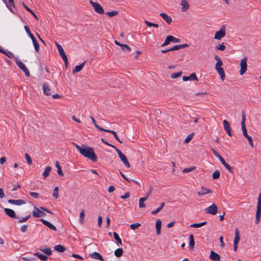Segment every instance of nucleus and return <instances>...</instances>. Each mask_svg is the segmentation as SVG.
<instances>
[{
  "label": "nucleus",
  "instance_id": "f257e3e1",
  "mask_svg": "<svg viewBox=\"0 0 261 261\" xmlns=\"http://www.w3.org/2000/svg\"><path fill=\"white\" fill-rule=\"evenodd\" d=\"M73 144L83 156L93 162L97 161V158L92 147L85 145L80 146L75 143H73Z\"/></svg>",
  "mask_w": 261,
  "mask_h": 261
},
{
  "label": "nucleus",
  "instance_id": "f03ea898",
  "mask_svg": "<svg viewBox=\"0 0 261 261\" xmlns=\"http://www.w3.org/2000/svg\"><path fill=\"white\" fill-rule=\"evenodd\" d=\"M215 59L217 61L215 67V70L220 75L221 80L223 81L225 79V75L223 68L221 67L223 65V62L217 56H215Z\"/></svg>",
  "mask_w": 261,
  "mask_h": 261
},
{
  "label": "nucleus",
  "instance_id": "7ed1b4c3",
  "mask_svg": "<svg viewBox=\"0 0 261 261\" xmlns=\"http://www.w3.org/2000/svg\"><path fill=\"white\" fill-rule=\"evenodd\" d=\"M115 151L117 152L119 157L120 158L121 161L123 162L124 165L127 167L129 168L130 167V165L128 162L126 156L122 153V152L118 149L115 147Z\"/></svg>",
  "mask_w": 261,
  "mask_h": 261
},
{
  "label": "nucleus",
  "instance_id": "20e7f679",
  "mask_svg": "<svg viewBox=\"0 0 261 261\" xmlns=\"http://www.w3.org/2000/svg\"><path fill=\"white\" fill-rule=\"evenodd\" d=\"M55 44L58 48L59 53L65 62V66L67 67L68 65V59L64 51L63 47L58 43L55 42Z\"/></svg>",
  "mask_w": 261,
  "mask_h": 261
},
{
  "label": "nucleus",
  "instance_id": "39448f33",
  "mask_svg": "<svg viewBox=\"0 0 261 261\" xmlns=\"http://www.w3.org/2000/svg\"><path fill=\"white\" fill-rule=\"evenodd\" d=\"M226 34L225 27L224 25L221 27L219 31H217L214 35V39L220 40L224 37Z\"/></svg>",
  "mask_w": 261,
  "mask_h": 261
},
{
  "label": "nucleus",
  "instance_id": "423d86ee",
  "mask_svg": "<svg viewBox=\"0 0 261 261\" xmlns=\"http://www.w3.org/2000/svg\"><path fill=\"white\" fill-rule=\"evenodd\" d=\"M247 58L246 57H244L241 60L240 74L241 75H243L247 71Z\"/></svg>",
  "mask_w": 261,
  "mask_h": 261
},
{
  "label": "nucleus",
  "instance_id": "0eeeda50",
  "mask_svg": "<svg viewBox=\"0 0 261 261\" xmlns=\"http://www.w3.org/2000/svg\"><path fill=\"white\" fill-rule=\"evenodd\" d=\"M178 43L180 42V40L178 38L174 37L173 36L169 35L167 36L165 39L164 42L162 44V46L164 47L168 45L170 42Z\"/></svg>",
  "mask_w": 261,
  "mask_h": 261
},
{
  "label": "nucleus",
  "instance_id": "6e6552de",
  "mask_svg": "<svg viewBox=\"0 0 261 261\" xmlns=\"http://www.w3.org/2000/svg\"><path fill=\"white\" fill-rule=\"evenodd\" d=\"M204 211L206 214L215 215L218 213V207L215 203H213L210 206L205 208Z\"/></svg>",
  "mask_w": 261,
  "mask_h": 261
},
{
  "label": "nucleus",
  "instance_id": "1a4fd4ad",
  "mask_svg": "<svg viewBox=\"0 0 261 261\" xmlns=\"http://www.w3.org/2000/svg\"><path fill=\"white\" fill-rule=\"evenodd\" d=\"M90 4L93 7L94 11L99 14H103L104 13L103 9L101 5L96 2H94L92 0L89 1Z\"/></svg>",
  "mask_w": 261,
  "mask_h": 261
},
{
  "label": "nucleus",
  "instance_id": "9d476101",
  "mask_svg": "<svg viewBox=\"0 0 261 261\" xmlns=\"http://www.w3.org/2000/svg\"><path fill=\"white\" fill-rule=\"evenodd\" d=\"M16 63L19 68H20L25 74L27 76H30V72L25 65L20 60H16Z\"/></svg>",
  "mask_w": 261,
  "mask_h": 261
},
{
  "label": "nucleus",
  "instance_id": "9b49d317",
  "mask_svg": "<svg viewBox=\"0 0 261 261\" xmlns=\"http://www.w3.org/2000/svg\"><path fill=\"white\" fill-rule=\"evenodd\" d=\"M32 215L34 217H41L45 215V214L40 208L34 207L32 212Z\"/></svg>",
  "mask_w": 261,
  "mask_h": 261
},
{
  "label": "nucleus",
  "instance_id": "f8f14e48",
  "mask_svg": "<svg viewBox=\"0 0 261 261\" xmlns=\"http://www.w3.org/2000/svg\"><path fill=\"white\" fill-rule=\"evenodd\" d=\"M245 120H246L245 114H244V113H243L242 114L241 127H242V132H243V135L245 137L248 136L247 134V129H246V125H245Z\"/></svg>",
  "mask_w": 261,
  "mask_h": 261
},
{
  "label": "nucleus",
  "instance_id": "ddd939ff",
  "mask_svg": "<svg viewBox=\"0 0 261 261\" xmlns=\"http://www.w3.org/2000/svg\"><path fill=\"white\" fill-rule=\"evenodd\" d=\"M43 92L45 95H50L51 94V88L49 85L47 83H44L43 85Z\"/></svg>",
  "mask_w": 261,
  "mask_h": 261
},
{
  "label": "nucleus",
  "instance_id": "4468645a",
  "mask_svg": "<svg viewBox=\"0 0 261 261\" xmlns=\"http://www.w3.org/2000/svg\"><path fill=\"white\" fill-rule=\"evenodd\" d=\"M212 193V191L211 190L207 189L204 187H201L199 191L197 192V194L198 195L201 196Z\"/></svg>",
  "mask_w": 261,
  "mask_h": 261
},
{
  "label": "nucleus",
  "instance_id": "2eb2a0df",
  "mask_svg": "<svg viewBox=\"0 0 261 261\" xmlns=\"http://www.w3.org/2000/svg\"><path fill=\"white\" fill-rule=\"evenodd\" d=\"M223 125L224 129L227 132L228 135L230 137H231V128L230 127V125L228 122L226 120H224L223 121Z\"/></svg>",
  "mask_w": 261,
  "mask_h": 261
},
{
  "label": "nucleus",
  "instance_id": "dca6fc26",
  "mask_svg": "<svg viewBox=\"0 0 261 261\" xmlns=\"http://www.w3.org/2000/svg\"><path fill=\"white\" fill-rule=\"evenodd\" d=\"M209 258L213 261H220V256L214 251L210 252Z\"/></svg>",
  "mask_w": 261,
  "mask_h": 261
},
{
  "label": "nucleus",
  "instance_id": "f3484780",
  "mask_svg": "<svg viewBox=\"0 0 261 261\" xmlns=\"http://www.w3.org/2000/svg\"><path fill=\"white\" fill-rule=\"evenodd\" d=\"M182 80L184 81H188L189 80L191 81H197L198 80L196 74L195 73H193L190 74L189 76H184L182 77Z\"/></svg>",
  "mask_w": 261,
  "mask_h": 261
},
{
  "label": "nucleus",
  "instance_id": "a211bd4d",
  "mask_svg": "<svg viewBox=\"0 0 261 261\" xmlns=\"http://www.w3.org/2000/svg\"><path fill=\"white\" fill-rule=\"evenodd\" d=\"M40 220V221H41L42 222L43 224H44L45 225L47 226L50 229L54 230V231H56L57 230L56 227L53 224H52L51 223H50L49 222H48L43 219H41Z\"/></svg>",
  "mask_w": 261,
  "mask_h": 261
},
{
  "label": "nucleus",
  "instance_id": "6ab92c4d",
  "mask_svg": "<svg viewBox=\"0 0 261 261\" xmlns=\"http://www.w3.org/2000/svg\"><path fill=\"white\" fill-rule=\"evenodd\" d=\"M261 214V206H256V211L255 214V223L258 224L260 221Z\"/></svg>",
  "mask_w": 261,
  "mask_h": 261
},
{
  "label": "nucleus",
  "instance_id": "aec40b11",
  "mask_svg": "<svg viewBox=\"0 0 261 261\" xmlns=\"http://www.w3.org/2000/svg\"><path fill=\"white\" fill-rule=\"evenodd\" d=\"M115 44L119 46L121 48V49L123 51H125L126 50H128V51L130 50V48L126 44L120 43V42H119L116 40H115Z\"/></svg>",
  "mask_w": 261,
  "mask_h": 261
},
{
  "label": "nucleus",
  "instance_id": "412c9836",
  "mask_svg": "<svg viewBox=\"0 0 261 261\" xmlns=\"http://www.w3.org/2000/svg\"><path fill=\"white\" fill-rule=\"evenodd\" d=\"M181 11L182 12L187 11L190 7L189 3L187 2L186 0H182L181 1Z\"/></svg>",
  "mask_w": 261,
  "mask_h": 261
},
{
  "label": "nucleus",
  "instance_id": "4be33fe9",
  "mask_svg": "<svg viewBox=\"0 0 261 261\" xmlns=\"http://www.w3.org/2000/svg\"><path fill=\"white\" fill-rule=\"evenodd\" d=\"M161 226L162 222L161 220L158 219L155 222L156 233L158 235H159L161 233Z\"/></svg>",
  "mask_w": 261,
  "mask_h": 261
},
{
  "label": "nucleus",
  "instance_id": "5701e85b",
  "mask_svg": "<svg viewBox=\"0 0 261 261\" xmlns=\"http://www.w3.org/2000/svg\"><path fill=\"white\" fill-rule=\"evenodd\" d=\"M189 46V44L187 43L183 44H179L174 46L173 47L170 48V51L176 50L178 49H180L181 48H186Z\"/></svg>",
  "mask_w": 261,
  "mask_h": 261
},
{
  "label": "nucleus",
  "instance_id": "b1692460",
  "mask_svg": "<svg viewBox=\"0 0 261 261\" xmlns=\"http://www.w3.org/2000/svg\"><path fill=\"white\" fill-rule=\"evenodd\" d=\"M89 256L91 258L95 259L100 260H103L102 256L99 253L96 252H94L92 253H91L89 255Z\"/></svg>",
  "mask_w": 261,
  "mask_h": 261
},
{
  "label": "nucleus",
  "instance_id": "393cba45",
  "mask_svg": "<svg viewBox=\"0 0 261 261\" xmlns=\"http://www.w3.org/2000/svg\"><path fill=\"white\" fill-rule=\"evenodd\" d=\"M219 161L223 164V165L231 173L233 172L232 167L229 165L224 160L223 158H221Z\"/></svg>",
  "mask_w": 261,
  "mask_h": 261
},
{
  "label": "nucleus",
  "instance_id": "a878e982",
  "mask_svg": "<svg viewBox=\"0 0 261 261\" xmlns=\"http://www.w3.org/2000/svg\"><path fill=\"white\" fill-rule=\"evenodd\" d=\"M8 202L10 204L20 205L25 203V202L22 200H9Z\"/></svg>",
  "mask_w": 261,
  "mask_h": 261
},
{
  "label": "nucleus",
  "instance_id": "bb28decb",
  "mask_svg": "<svg viewBox=\"0 0 261 261\" xmlns=\"http://www.w3.org/2000/svg\"><path fill=\"white\" fill-rule=\"evenodd\" d=\"M86 62V61H84L80 65L75 66L74 69L72 70V73H75L76 72H80L83 68Z\"/></svg>",
  "mask_w": 261,
  "mask_h": 261
},
{
  "label": "nucleus",
  "instance_id": "cd10ccee",
  "mask_svg": "<svg viewBox=\"0 0 261 261\" xmlns=\"http://www.w3.org/2000/svg\"><path fill=\"white\" fill-rule=\"evenodd\" d=\"M160 15L168 24L171 23L172 19L170 16L167 15L164 13H161Z\"/></svg>",
  "mask_w": 261,
  "mask_h": 261
},
{
  "label": "nucleus",
  "instance_id": "c85d7f7f",
  "mask_svg": "<svg viewBox=\"0 0 261 261\" xmlns=\"http://www.w3.org/2000/svg\"><path fill=\"white\" fill-rule=\"evenodd\" d=\"M234 234H235V237H234V239L233 240V244H238V243L240 241V236L239 231V230L238 228H236L235 229Z\"/></svg>",
  "mask_w": 261,
  "mask_h": 261
},
{
  "label": "nucleus",
  "instance_id": "c756f323",
  "mask_svg": "<svg viewBox=\"0 0 261 261\" xmlns=\"http://www.w3.org/2000/svg\"><path fill=\"white\" fill-rule=\"evenodd\" d=\"M4 211L6 214L11 218H14L15 217V213L14 211L11 209L5 208Z\"/></svg>",
  "mask_w": 261,
  "mask_h": 261
},
{
  "label": "nucleus",
  "instance_id": "7c9ffc66",
  "mask_svg": "<svg viewBox=\"0 0 261 261\" xmlns=\"http://www.w3.org/2000/svg\"><path fill=\"white\" fill-rule=\"evenodd\" d=\"M51 169V168L49 166H47L45 168L44 171L42 174V176L44 179H45L49 175Z\"/></svg>",
  "mask_w": 261,
  "mask_h": 261
},
{
  "label": "nucleus",
  "instance_id": "2f4dec72",
  "mask_svg": "<svg viewBox=\"0 0 261 261\" xmlns=\"http://www.w3.org/2000/svg\"><path fill=\"white\" fill-rule=\"evenodd\" d=\"M35 256H37L38 257V258L41 259V260L45 261L47 260L48 257L47 256L43 255L39 252H37L34 254Z\"/></svg>",
  "mask_w": 261,
  "mask_h": 261
},
{
  "label": "nucleus",
  "instance_id": "473e14b6",
  "mask_svg": "<svg viewBox=\"0 0 261 261\" xmlns=\"http://www.w3.org/2000/svg\"><path fill=\"white\" fill-rule=\"evenodd\" d=\"M146 198L141 197L139 199V206L140 208H144L146 205L144 203V201H146Z\"/></svg>",
  "mask_w": 261,
  "mask_h": 261
},
{
  "label": "nucleus",
  "instance_id": "72a5a7b5",
  "mask_svg": "<svg viewBox=\"0 0 261 261\" xmlns=\"http://www.w3.org/2000/svg\"><path fill=\"white\" fill-rule=\"evenodd\" d=\"M40 250L48 255H50L52 253V251L50 248H40Z\"/></svg>",
  "mask_w": 261,
  "mask_h": 261
},
{
  "label": "nucleus",
  "instance_id": "f704fd0d",
  "mask_svg": "<svg viewBox=\"0 0 261 261\" xmlns=\"http://www.w3.org/2000/svg\"><path fill=\"white\" fill-rule=\"evenodd\" d=\"M33 45L34 46L35 49L37 52H39V44L36 40L35 38L34 37L33 39H32Z\"/></svg>",
  "mask_w": 261,
  "mask_h": 261
},
{
  "label": "nucleus",
  "instance_id": "c9c22d12",
  "mask_svg": "<svg viewBox=\"0 0 261 261\" xmlns=\"http://www.w3.org/2000/svg\"><path fill=\"white\" fill-rule=\"evenodd\" d=\"M56 167H57V173L58 174L60 175V176H63L64 175V174L62 171V168L60 166V165H59V163L58 162H56Z\"/></svg>",
  "mask_w": 261,
  "mask_h": 261
},
{
  "label": "nucleus",
  "instance_id": "e433bc0d",
  "mask_svg": "<svg viewBox=\"0 0 261 261\" xmlns=\"http://www.w3.org/2000/svg\"><path fill=\"white\" fill-rule=\"evenodd\" d=\"M189 239H190V241H189L190 247V248L193 249L194 248V246L195 245L194 236L193 234H190L189 236Z\"/></svg>",
  "mask_w": 261,
  "mask_h": 261
},
{
  "label": "nucleus",
  "instance_id": "4c0bfd02",
  "mask_svg": "<svg viewBox=\"0 0 261 261\" xmlns=\"http://www.w3.org/2000/svg\"><path fill=\"white\" fill-rule=\"evenodd\" d=\"M164 205H165V203L162 202L160 204V206L158 208H156L155 210L151 212V214L152 215H156L157 213H158L159 212L161 211V210L163 208Z\"/></svg>",
  "mask_w": 261,
  "mask_h": 261
},
{
  "label": "nucleus",
  "instance_id": "58836bf2",
  "mask_svg": "<svg viewBox=\"0 0 261 261\" xmlns=\"http://www.w3.org/2000/svg\"><path fill=\"white\" fill-rule=\"evenodd\" d=\"M206 224V222H203L199 223H194L190 225V227H194V228H198Z\"/></svg>",
  "mask_w": 261,
  "mask_h": 261
},
{
  "label": "nucleus",
  "instance_id": "ea45409f",
  "mask_svg": "<svg viewBox=\"0 0 261 261\" xmlns=\"http://www.w3.org/2000/svg\"><path fill=\"white\" fill-rule=\"evenodd\" d=\"M55 249L59 252H63L65 250V248L61 245H57L55 246Z\"/></svg>",
  "mask_w": 261,
  "mask_h": 261
},
{
  "label": "nucleus",
  "instance_id": "a19ab883",
  "mask_svg": "<svg viewBox=\"0 0 261 261\" xmlns=\"http://www.w3.org/2000/svg\"><path fill=\"white\" fill-rule=\"evenodd\" d=\"M123 250L122 248H118L115 250V256L119 257L122 255Z\"/></svg>",
  "mask_w": 261,
  "mask_h": 261
},
{
  "label": "nucleus",
  "instance_id": "79ce46f5",
  "mask_svg": "<svg viewBox=\"0 0 261 261\" xmlns=\"http://www.w3.org/2000/svg\"><path fill=\"white\" fill-rule=\"evenodd\" d=\"M85 218V211L84 210H82L80 215V222L83 224Z\"/></svg>",
  "mask_w": 261,
  "mask_h": 261
},
{
  "label": "nucleus",
  "instance_id": "37998d69",
  "mask_svg": "<svg viewBox=\"0 0 261 261\" xmlns=\"http://www.w3.org/2000/svg\"><path fill=\"white\" fill-rule=\"evenodd\" d=\"M144 22L146 23V24L148 27H154V28H158L159 27V25L158 24L150 22H149V21H148L147 20H145Z\"/></svg>",
  "mask_w": 261,
  "mask_h": 261
},
{
  "label": "nucleus",
  "instance_id": "c03bdc74",
  "mask_svg": "<svg viewBox=\"0 0 261 261\" xmlns=\"http://www.w3.org/2000/svg\"><path fill=\"white\" fill-rule=\"evenodd\" d=\"M24 28L27 33V34L28 35V36L30 37V38L32 39H33L34 38V35L31 33V32H30V30L29 29V28L27 27V26H24Z\"/></svg>",
  "mask_w": 261,
  "mask_h": 261
},
{
  "label": "nucleus",
  "instance_id": "a18cd8bd",
  "mask_svg": "<svg viewBox=\"0 0 261 261\" xmlns=\"http://www.w3.org/2000/svg\"><path fill=\"white\" fill-rule=\"evenodd\" d=\"M58 191L59 188L58 187H56L54 189L53 196L55 199H57L58 197Z\"/></svg>",
  "mask_w": 261,
  "mask_h": 261
},
{
  "label": "nucleus",
  "instance_id": "49530a36",
  "mask_svg": "<svg viewBox=\"0 0 261 261\" xmlns=\"http://www.w3.org/2000/svg\"><path fill=\"white\" fill-rule=\"evenodd\" d=\"M23 4V7L25 8V9L28 11H29V12H30L33 16L36 19H38V17L37 16V15L28 7L24 3L22 4Z\"/></svg>",
  "mask_w": 261,
  "mask_h": 261
},
{
  "label": "nucleus",
  "instance_id": "de8ad7c7",
  "mask_svg": "<svg viewBox=\"0 0 261 261\" xmlns=\"http://www.w3.org/2000/svg\"><path fill=\"white\" fill-rule=\"evenodd\" d=\"M115 241L117 242V245L119 246L122 245V241L118 234L115 232Z\"/></svg>",
  "mask_w": 261,
  "mask_h": 261
},
{
  "label": "nucleus",
  "instance_id": "09e8293b",
  "mask_svg": "<svg viewBox=\"0 0 261 261\" xmlns=\"http://www.w3.org/2000/svg\"><path fill=\"white\" fill-rule=\"evenodd\" d=\"M182 73V72L181 71L176 72V73H174L171 75V77L172 79L177 78L178 77H180Z\"/></svg>",
  "mask_w": 261,
  "mask_h": 261
},
{
  "label": "nucleus",
  "instance_id": "8fccbe9b",
  "mask_svg": "<svg viewBox=\"0 0 261 261\" xmlns=\"http://www.w3.org/2000/svg\"><path fill=\"white\" fill-rule=\"evenodd\" d=\"M24 157L27 161V163L29 165H32V160L31 158V157L30 156V155H29V154L28 153H25V155H24Z\"/></svg>",
  "mask_w": 261,
  "mask_h": 261
},
{
  "label": "nucleus",
  "instance_id": "3c124183",
  "mask_svg": "<svg viewBox=\"0 0 261 261\" xmlns=\"http://www.w3.org/2000/svg\"><path fill=\"white\" fill-rule=\"evenodd\" d=\"M95 126L98 129H99L100 130H103V131H105V132H110V133H112L113 135H114V130H109V129H104V128H103L102 127H100V126L97 125L96 124H95Z\"/></svg>",
  "mask_w": 261,
  "mask_h": 261
},
{
  "label": "nucleus",
  "instance_id": "603ef678",
  "mask_svg": "<svg viewBox=\"0 0 261 261\" xmlns=\"http://www.w3.org/2000/svg\"><path fill=\"white\" fill-rule=\"evenodd\" d=\"M95 126L98 129H99L100 130H103V131H105V132H110V133H112L113 135H114V130H109V129H104V128H103L102 127H100V126L97 125L96 124H95Z\"/></svg>",
  "mask_w": 261,
  "mask_h": 261
},
{
  "label": "nucleus",
  "instance_id": "864d4df0",
  "mask_svg": "<svg viewBox=\"0 0 261 261\" xmlns=\"http://www.w3.org/2000/svg\"><path fill=\"white\" fill-rule=\"evenodd\" d=\"M152 190H153V187L152 186H150L149 187V189L148 192H146V193L145 194V196L144 197L146 198V199H147L149 197V196L151 195V194L152 192Z\"/></svg>",
  "mask_w": 261,
  "mask_h": 261
},
{
  "label": "nucleus",
  "instance_id": "5fc2aeb1",
  "mask_svg": "<svg viewBox=\"0 0 261 261\" xmlns=\"http://www.w3.org/2000/svg\"><path fill=\"white\" fill-rule=\"evenodd\" d=\"M216 47L217 49L221 50V51H223V50H225V49L226 48L224 43L216 46Z\"/></svg>",
  "mask_w": 261,
  "mask_h": 261
},
{
  "label": "nucleus",
  "instance_id": "6e6d98bb",
  "mask_svg": "<svg viewBox=\"0 0 261 261\" xmlns=\"http://www.w3.org/2000/svg\"><path fill=\"white\" fill-rule=\"evenodd\" d=\"M220 177V172L218 170L215 171L213 174V178L216 179Z\"/></svg>",
  "mask_w": 261,
  "mask_h": 261
},
{
  "label": "nucleus",
  "instance_id": "4d7b16f0",
  "mask_svg": "<svg viewBox=\"0 0 261 261\" xmlns=\"http://www.w3.org/2000/svg\"><path fill=\"white\" fill-rule=\"evenodd\" d=\"M4 54H5L7 57L9 58H12L13 57V54L10 51H5L2 49V51H0Z\"/></svg>",
  "mask_w": 261,
  "mask_h": 261
},
{
  "label": "nucleus",
  "instance_id": "13d9d810",
  "mask_svg": "<svg viewBox=\"0 0 261 261\" xmlns=\"http://www.w3.org/2000/svg\"><path fill=\"white\" fill-rule=\"evenodd\" d=\"M195 169H196V167H195V166H193V167H192L190 168H185L182 170V172L183 173L189 172H190V171H192L195 170Z\"/></svg>",
  "mask_w": 261,
  "mask_h": 261
},
{
  "label": "nucleus",
  "instance_id": "bf43d9fd",
  "mask_svg": "<svg viewBox=\"0 0 261 261\" xmlns=\"http://www.w3.org/2000/svg\"><path fill=\"white\" fill-rule=\"evenodd\" d=\"M141 224L139 223H133L130 225V227L133 230H135L138 228Z\"/></svg>",
  "mask_w": 261,
  "mask_h": 261
},
{
  "label": "nucleus",
  "instance_id": "052dcab7",
  "mask_svg": "<svg viewBox=\"0 0 261 261\" xmlns=\"http://www.w3.org/2000/svg\"><path fill=\"white\" fill-rule=\"evenodd\" d=\"M30 216H28L25 217L21 218L17 222L18 223H21L24 222L28 220V219L30 218Z\"/></svg>",
  "mask_w": 261,
  "mask_h": 261
},
{
  "label": "nucleus",
  "instance_id": "680f3d73",
  "mask_svg": "<svg viewBox=\"0 0 261 261\" xmlns=\"http://www.w3.org/2000/svg\"><path fill=\"white\" fill-rule=\"evenodd\" d=\"M193 134H191L190 135H189L188 136V137L186 138V139L184 141V142L185 143H189L192 139V137H193Z\"/></svg>",
  "mask_w": 261,
  "mask_h": 261
},
{
  "label": "nucleus",
  "instance_id": "e2e57ef3",
  "mask_svg": "<svg viewBox=\"0 0 261 261\" xmlns=\"http://www.w3.org/2000/svg\"><path fill=\"white\" fill-rule=\"evenodd\" d=\"M245 138L248 140L250 145L252 147H253V142L252 138L249 135L248 136L246 137Z\"/></svg>",
  "mask_w": 261,
  "mask_h": 261
},
{
  "label": "nucleus",
  "instance_id": "0e129e2a",
  "mask_svg": "<svg viewBox=\"0 0 261 261\" xmlns=\"http://www.w3.org/2000/svg\"><path fill=\"white\" fill-rule=\"evenodd\" d=\"M30 195L32 197H34V198H35V199L38 198V197H39V194H38V193H36V192H31L30 193Z\"/></svg>",
  "mask_w": 261,
  "mask_h": 261
},
{
  "label": "nucleus",
  "instance_id": "69168bd1",
  "mask_svg": "<svg viewBox=\"0 0 261 261\" xmlns=\"http://www.w3.org/2000/svg\"><path fill=\"white\" fill-rule=\"evenodd\" d=\"M28 225H22L20 228V230L22 232H25L28 230Z\"/></svg>",
  "mask_w": 261,
  "mask_h": 261
},
{
  "label": "nucleus",
  "instance_id": "338daca9",
  "mask_svg": "<svg viewBox=\"0 0 261 261\" xmlns=\"http://www.w3.org/2000/svg\"><path fill=\"white\" fill-rule=\"evenodd\" d=\"M212 151L216 157H217L219 160H220L221 158H222L215 150L214 149H212Z\"/></svg>",
  "mask_w": 261,
  "mask_h": 261
},
{
  "label": "nucleus",
  "instance_id": "774afa93",
  "mask_svg": "<svg viewBox=\"0 0 261 261\" xmlns=\"http://www.w3.org/2000/svg\"><path fill=\"white\" fill-rule=\"evenodd\" d=\"M257 206H261V193L259 194V196L257 198Z\"/></svg>",
  "mask_w": 261,
  "mask_h": 261
}]
</instances>
